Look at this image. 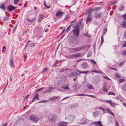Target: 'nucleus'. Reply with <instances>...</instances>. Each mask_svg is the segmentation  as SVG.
Returning <instances> with one entry per match:
<instances>
[{"label":"nucleus","instance_id":"nucleus-1","mask_svg":"<svg viewBox=\"0 0 126 126\" xmlns=\"http://www.w3.org/2000/svg\"><path fill=\"white\" fill-rule=\"evenodd\" d=\"M86 47H87V48H89L90 47V45H87V46L85 45H82V46H80L78 47L74 48H71L70 50L71 51H72V52H74L77 51L81 50L85 48Z\"/></svg>","mask_w":126,"mask_h":126},{"label":"nucleus","instance_id":"nucleus-2","mask_svg":"<svg viewBox=\"0 0 126 126\" xmlns=\"http://www.w3.org/2000/svg\"><path fill=\"white\" fill-rule=\"evenodd\" d=\"M78 42L77 38L73 37L70 39L69 45L71 47H74Z\"/></svg>","mask_w":126,"mask_h":126},{"label":"nucleus","instance_id":"nucleus-3","mask_svg":"<svg viewBox=\"0 0 126 126\" xmlns=\"http://www.w3.org/2000/svg\"><path fill=\"white\" fill-rule=\"evenodd\" d=\"M75 27H73V28L74 29L72 31L73 32V35L75 37H78L79 33V26L78 25L76 26Z\"/></svg>","mask_w":126,"mask_h":126},{"label":"nucleus","instance_id":"nucleus-4","mask_svg":"<svg viewBox=\"0 0 126 126\" xmlns=\"http://www.w3.org/2000/svg\"><path fill=\"white\" fill-rule=\"evenodd\" d=\"M29 119L31 121L35 123L37 122L40 119L36 115H30L29 117Z\"/></svg>","mask_w":126,"mask_h":126},{"label":"nucleus","instance_id":"nucleus-5","mask_svg":"<svg viewBox=\"0 0 126 126\" xmlns=\"http://www.w3.org/2000/svg\"><path fill=\"white\" fill-rule=\"evenodd\" d=\"M35 19V16L34 14L29 16L27 18V20L30 22L33 21Z\"/></svg>","mask_w":126,"mask_h":126},{"label":"nucleus","instance_id":"nucleus-6","mask_svg":"<svg viewBox=\"0 0 126 126\" xmlns=\"http://www.w3.org/2000/svg\"><path fill=\"white\" fill-rule=\"evenodd\" d=\"M100 80V78L99 77H95L93 81V83L94 84H97Z\"/></svg>","mask_w":126,"mask_h":126},{"label":"nucleus","instance_id":"nucleus-7","mask_svg":"<svg viewBox=\"0 0 126 126\" xmlns=\"http://www.w3.org/2000/svg\"><path fill=\"white\" fill-rule=\"evenodd\" d=\"M58 118V116L56 115H53L51 117L49 118V121L52 122L55 121Z\"/></svg>","mask_w":126,"mask_h":126},{"label":"nucleus","instance_id":"nucleus-8","mask_svg":"<svg viewBox=\"0 0 126 126\" xmlns=\"http://www.w3.org/2000/svg\"><path fill=\"white\" fill-rule=\"evenodd\" d=\"M65 58L63 60H61V61H64L65 60H66L67 58H69V59H72L73 58V57H78L79 56H64Z\"/></svg>","mask_w":126,"mask_h":126},{"label":"nucleus","instance_id":"nucleus-9","mask_svg":"<svg viewBox=\"0 0 126 126\" xmlns=\"http://www.w3.org/2000/svg\"><path fill=\"white\" fill-rule=\"evenodd\" d=\"M7 9L9 11L11 12L12 11L15 9H16V7L15 6H13L12 5H10L8 6Z\"/></svg>","mask_w":126,"mask_h":126},{"label":"nucleus","instance_id":"nucleus-10","mask_svg":"<svg viewBox=\"0 0 126 126\" xmlns=\"http://www.w3.org/2000/svg\"><path fill=\"white\" fill-rule=\"evenodd\" d=\"M102 15V13L101 12L95 13L94 15V17L96 18L100 17Z\"/></svg>","mask_w":126,"mask_h":126},{"label":"nucleus","instance_id":"nucleus-11","mask_svg":"<svg viewBox=\"0 0 126 126\" xmlns=\"http://www.w3.org/2000/svg\"><path fill=\"white\" fill-rule=\"evenodd\" d=\"M93 123L94 125L95 126H103V125L100 121L97 122H93Z\"/></svg>","mask_w":126,"mask_h":126},{"label":"nucleus","instance_id":"nucleus-12","mask_svg":"<svg viewBox=\"0 0 126 126\" xmlns=\"http://www.w3.org/2000/svg\"><path fill=\"white\" fill-rule=\"evenodd\" d=\"M78 74L75 72H73L69 73V74L70 77H75L78 75Z\"/></svg>","mask_w":126,"mask_h":126},{"label":"nucleus","instance_id":"nucleus-13","mask_svg":"<svg viewBox=\"0 0 126 126\" xmlns=\"http://www.w3.org/2000/svg\"><path fill=\"white\" fill-rule=\"evenodd\" d=\"M64 13L63 12L59 11L56 12V16L58 17H60L63 16Z\"/></svg>","mask_w":126,"mask_h":126},{"label":"nucleus","instance_id":"nucleus-14","mask_svg":"<svg viewBox=\"0 0 126 126\" xmlns=\"http://www.w3.org/2000/svg\"><path fill=\"white\" fill-rule=\"evenodd\" d=\"M67 123L64 121H62L59 123L58 126H67Z\"/></svg>","mask_w":126,"mask_h":126},{"label":"nucleus","instance_id":"nucleus-15","mask_svg":"<svg viewBox=\"0 0 126 126\" xmlns=\"http://www.w3.org/2000/svg\"><path fill=\"white\" fill-rule=\"evenodd\" d=\"M91 15H88L87 16V17L86 18V24L88 23L89 22H90L92 20L91 18Z\"/></svg>","mask_w":126,"mask_h":126},{"label":"nucleus","instance_id":"nucleus-16","mask_svg":"<svg viewBox=\"0 0 126 126\" xmlns=\"http://www.w3.org/2000/svg\"><path fill=\"white\" fill-rule=\"evenodd\" d=\"M65 119H69L71 122H72L73 121L74 118L73 116H72L71 115H70L69 117L67 116H66Z\"/></svg>","mask_w":126,"mask_h":126},{"label":"nucleus","instance_id":"nucleus-17","mask_svg":"<svg viewBox=\"0 0 126 126\" xmlns=\"http://www.w3.org/2000/svg\"><path fill=\"white\" fill-rule=\"evenodd\" d=\"M82 68L84 69L87 68L88 67V65L87 63L84 62L81 64Z\"/></svg>","mask_w":126,"mask_h":126},{"label":"nucleus","instance_id":"nucleus-18","mask_svg":"<svg viewBox=\"0 0 126 126\" xmlns=\"http://www.w3.org/2000/svg\"><path fill=\"white\" fill-rule=\"evenodd\" d=\"M0 9H1L4 11H5V10L4 5V3H2L0 5Z\"/></svg>","mask_w":126,"mask_h":126},{"label":"nucleus","instance_id":"nucleus-19","mask_svg":"<svg viewBox=\"0 0 126 126\" xmlns=\"http://www.w3.org/2000/svg\"><path fill=\"white\" fill-rule=\"evenodd\" d=\"M36 30L38 32L39 34L41 33L42 31V28L40 27H36Z\"/></svg>","mask_w":126,"mask_h":126},{"label":"nucleus","instance_id":"nucleus-20","mask_svg":"<svg viewBox=\"0 0 126 126\" xmlns=\"http://www.w3.org/2000/svg\"><path fill=\"white\" fill-rule=\"evenodd\" d=\"M77 72H78L79 73H85V74H87L88 73H90V72L89 71H81L78 70H77L76 71Z\"/></svg>","mask_w":126,"mask_h":126},{"label":"nucleus","instance_id":"nucleus-21","mask_svg":"<svg viewBox=\"0 0 126 126\" xmlns=\"http://www.w3.org/2000/svg\"><path fill=\"white\" fill-rule=\"evenodd\" d=\"M102 7H95L93 8L94 10V12L98 11L100 10L101 9Z\"/></svg>","mask_w":126,"mask_h":126},{"label":"nucleus","instance_id":"nucleus-22","mask_svg":"<svg viewBox=\"0 0 126 126\" xmlns=\"http://www.w3.org/2000/svg\"><path fill=\"white\" fill-rule=\"evenodd\" d=\"M10 64L11 67H13L14 66V63L12 58H11L10 60Z\"/></svg>","mask_w":126,"mask_h":126},{"label":"nucleus","instance_id":"nucleus-23","mask_svg":"<svg viewBox=\"0 0 126 126\" xmlns=\"http://www.w3.org/2000/svg\"><path fill=\"white\" fill-rule=\"evenodd\" d=\"M86 87L89 89H94L92 85L89 83H88L86 85Z\"/></svg>","mask_w":126,"mask_h":126},{"label":"nucleus","instance_id":"nucleus-24","mask_svg":"<svg viewBox=\"0 0 126 126\" xmlns=\"http://www.w3.org/2000/svg\"><path fill=\"white\" fill-rule=\"evenodd\" d=\"M122 89L124 91H126V82L124 83L123 85Z\"/></svg>","mask_w":126,"mask_h":126},{"label":"nucleus","instance_id":"nucleus-25","mask_svg":"<svg viewBox=\"0 0 126 126\" xmlns=\"http://www.w3.org/2000/svg\"><path fill=\"white\" fill-rule=\"evenodd\" d=\"M58 97L56 96H54L50 98L49 99V100H51L53 101H54Z\"/></svg>","mask_w":126,"mask_h":126},{"label":"nucleus","instance_id":"nucleus-26","mask_svg":"<svg viewBox=\"0 0 126 126\" xmlns=\"http://www.w3.org/2000/svg\"><path fill=\"white\" fill-rule=\"evenodd\" d=\"M107 111L108 113L112 115L113 116H114V114L112 113L111 110L109 108H107Z\"/></svg>","mask_w":126,"mask_h":126},{"label":"nucleus","instance_id":"nucleus-27","mask_svg":"<svg viewBox=\"0 0 126 126\" xmlns=\"http://www.w3.org/2000/svg\"><path fill=\"white\" fill-rule=\"evenodd\" d=\"M92 11H94V10L93 8L90 9V10H86V14H89V15H90L92 13Z\"/></svg>","mask_w":126,"mask_h":126},{"label":"nucleus","instance_id":"nucleus-28","mask_svg":"<svg viewBox=\"0 0 126 126\" xmlns=\"http://www.w3.org/2000/svg\"><path fill=\"white\" fill-rule=\"evenodd\" d=\"M76 19H75L74 20L72 21L70 25L71 26L74 25L76 23Z\"/></svg>","mask_w":126,"mask_h":126},{"label":"nucleus","instance_id":"nucleus-29","mask_svg":"<svg viewBox=\"0 0 126 126\" xmlns=\"http://www.w3.org/2000/svg\"><path fill=\"white\" fill-rule=\"evenodd\" d=\"M48 90L49 91V93L52 92L53 91V90H54V88L53 87H48Z\"/></svg>","mask_w":126,"mask_h":126},{"label":"nucleus","instance_id":"nucleus-30","mask_svg":"<svg viewBox=\"0 0 126 126\" xmlns=\"http://www.w3.org/2000/svg\"><path fill=\"white\" fill-rule=\"evenodd\" d=\"M76 95L77 96H92V95H89L88 94H76Z\"/></svg>","mask_w":126,"mask_h":126},{"label":"nucleus","instance_id":"nucleus-31","mask_svg":"<svg viewBox=\"0 0 126 126\" xmlns=\"http://www.w3.org/2000/svg\"><path fill=\"white\" fill-rule=\"evenodd\" d=\"M104 42L103 36L102 35L101 37V43L100 45H102Z\"/></svg>","mask_w":126,"mask_h":126},{"label":"nucleus","instance_id":"nucleus-32","mask_svg":"<svg viewBox=\"0 0 126 126\" xmlns=\"http://www.w3.org/2000/svg\"><path fill=\"white\" fill-rule=\"evenodd\" d=\"M122 26L124 28L126 27V21H123L122 24Z\"/></svg>","mask_w":126,"mask_h":126},{"label":"nucleus","instance_id":"nucleus-33","mask_svg":"<svg viewBox=\"0 0 126 126\" xmlns=\"http://www.w3.org/2000/svg\"><path fill=\"white\" fill-rule=\"evenodd\" d=\"M107 30V29L106 28H105L103 31L102 34L103 35H104L106 34Z\"/></svg>","mask_w":126,"mask_h":126},{"label":"nucleus","instance_id":"nucleus-34","mask_svg":"<svg viewBox=\"0 0 126 126\" xmlns=\"http://www.w3.org/2000/svg\"><path fill=\"white\" fill-rule=\"evenodd\" d=\"M115 77L118 78H121V77L117 73H116L115 74Z\"/></svg>","mask_w":126,"mask_h":126},{"label":"nucleus","instance_id":"nucleus-35","mask_svg":"<svg viewBox=\"0 0 126 126\" xmlns=\"http://www.w3.org/2000/svg\"><path fill=\"white\" fill-rule=\"evenodd\" d=\"M71 26L70 25L66 29L65 31L67 32H68L71 29Z\"/></svg>","mask_w":126,"mask_h":126},{"label":"nucleus","instance_id":"nucleus-36","mask_svg":"<svg viewBox=\"0 0 126 126\" xmlns=\"http://www.w3.org/2000/svg\"><path fill=\"white\" fill-rule=\"evenodd\" d=\"M3 21H7L9 19V18L8 17L6 16L5 17H4L3 18Z\"/></svg>","mask_w":126,"mask_h":126},{"label":"nucleus","instance_id":"nucleus-37","mask_svg":"<svg viewBox=\"0 0 126 126\" xmlns=\"http://www.w3.org/2000/svg\"><path fill=\"white\" fill-rule=\"evenodd\" d=\"M44 6H45V7L47 8V9L49 8H50V6H47L46 5L45 1H44Z\"/></svg>","mask_w":126,"mask_h":126},{"label":"nucleus","instance_id":"nucleus-38","mask_svg":"<svg viewBox=\"0 0 126 126\" xmlns=\"http://www.w3.org/2000/svg\"><path fill=\"white\" fill-rule=\"evenodd\" d=\"M123 5H122L120 6L119 8V11H121L123 10Z\"/></svg>","mask_w":126,"mask_h":126},{"label":"nucleus","instance_id":"nucleus-39","mask_svg":"<svg viewBox=\"0 0 126 126\" xmlns=\"http://www.w3.org/2000/svg\"><path fill=\"white\" fill-rule=\"evenodd\" d=\"M119 81L120 83H121L125 81V80L124 79H119Z\"/></svg>","mask_w":126,"mask_h":126},{"label":"nucleus","instance_id":"nucleus-40","mask_svg":"<svg viewBox=\"0 0 126 126\" xmlns=\"http://www.w3.org/2000/svg\"><path fill=\"white\" fill-rule=\"evenodd\" d=\"M125 61H124V62H121L119 64V65L120 66L123 65L124 64H125Z\"/></svg>","mask_w":126,"mask_h":126},{"label":"nucleus","instance_id":"nucleus-41","mask_svg":"<svg viewBox=\"0 0 126 126\" xmlns=\"http://www.w3.org/2000/svg\"><path fill=\"white\" fill-rule=\"evenodd\" d=\"M108 94L109 95H115V93L113 92H109L108 93Z\"/></svg>","mask_w":126,"mask_h":126},{"label":"nucleus","instance_id":"nucleus-42","mask_svg":"<svg viewBox=\"0 0 126 126\" xmlns=\"http://www.w3.org/2000/svg\"><path fill=\"white\" fill-rule=\"evenodd\" d=\"M69 16L68 15H66L65 18L63 19V21H65L66 20H67V19L69 17Z\"/></svg>","mask_w":126,"mask_h":126},{"label":"nucleus","instance_id":"nucleus-43","mask_svg":"<svg viewBox=\"0 0 126 126\" xmlns=\"http://www.w3.org/2000/svg\"><path fill=\"white\" fill-rule=\"evenodd\" d=\"M117 2V1L116 0L112 2H111L110 3V5H113L115 3H116Z\"/></svg>","mask_w":126,"mask_h":126},{"label":"nucleus","instance_id":"nucleus-44","mask_svg":"<svg viewBox=\"0 0 126 126\" xmlns=\"http://www.w3.org/2000/svg\"><path fill=\"white\" fill-rule=\"evenodd\" d=\"M110 104L112 107L114 106L115 105V103L114 102H112V101L111 102Z\"/></svg>","mask_w":126,"mask_h":126},{"label":"nucleus","instance_id":"nucleus-45","mask_svg":"<svg viewBox=\"0 0 126 126\" xmlns=\"http://www.w3.org/2000/svg\"><path fill=\"white\" fill-rule=\"evenodd\" d=\"M6 49V47L5 46H3L2 48V52H4Z\"/></svg>","mask_w":126,"mask_h":126},{"label":"nucleus","instance_id":"nucleus-46","mask_svg":"<svg viewBox=\"0 0 126 126\" xmlns=\"http://www.w3.org/2000/svg\"><path fill=\"white\" fill-rule=\"evenodd\" d=\"M62 88L64 89L65 90H67V89H69V88L68 87V86L65 87H62Z\"/></svg>","mask_w":126,"mask_h":126},{"label":"nucleus","instance_id":"nucleus-47","mask_svg":"<svg viewBox=\"0 0 126 126\" xmlns=\"http://www.w3.org/2000/svg\"><path fill=\"white\" fill-rule=\"evenodd\" d=\"M19 0H14V4H16L19 1Z\"/></svg>","mask_w":126,"mask_h":126},{"label":"nucleus","instance_id":"nucleus-48","mask_svg":"<svg viewBox=\"0 0 126 126\" xmlns=\"http://www.w3.org/2000/svg\"><path fill=\"white\" fill-rule=\"evenodd\" d=\"M124 20L126 19V14H125L122 16Z\"/></svg>","mask_w":126,"mask_h":126},{"label":"nucleus","instance_id":"nucleus-49","mask_svg":"<svg viewBox=\"0 0 126 126\" xmlns=\"http://www.w3.org/2000/svg\"><path fill=\"white\" fill-rule=\"evenodd\" d=\"M43 15L42 14H41L39 15V18H40L41 19H43Z\"/></svg>","mask_w":126,"mask_h":126},{"label":"nucleus","instance_id":"nucleus-50","mask_svg":"<svg viewBox=\"0 0 126 126\" xmlns=\"http://www.w3.org/2000/svg\"><path fill=\"white\" fill-rule=\"evenodd\" d=\"M35 99H38V94L37 93L35 96L33 97Z\"/></svg>","mask_w":126,"mask_h":126},{"label":"nucleus","instance_id":"nucleus-51","mask_svg":"<svg viewBox=\"0 0 126 126\" xmlns=\"http://www.w3.org/2000/svg\"><path fill=\"white\" fill-rule=\"evenodd\" d=\"M45 88V87H42V88H41L39 89H38V90H37L36 92H38V91H40L41 90H43V89H44Z\"/></svg>","mask_w":126,"mask_h":126},{"label":"nucleus","instance_id":"nucleus-52","mask_svg":"<svg viewBox=\"0 0 126 126\" xmlns=\"http://www.w3.org/2000/svg\"><path fill=\"white\" fill-rule=\"evenodd\" d=\"M122 54L123 55H125L126 54V50H124L122 52Z\"/></svg>","mask_w":126,"mask_h":126},{"label":"nucleus","instance_id":"nucleus-53","mask_svg":"<svg viewBox=\"0 0 126 126\" xmlns=\"http://www.w3.org/2000/svg\"><path fill=\"white\" fill-rule=\"evenodd\" d=\"M98 108L102 110L104 112H105L106 111V110L105 109L102 108L100 107H98Z\"/></svg>","mask_w":126,"mask_h":126},{"label":"nucleus","instance_id":"nucleus-54","mask_svg":"<svg viewBox=\"0 0 126 126\" xmlns=\"http://www.w3.org/2000/svg\"><path fill=\"white\" fill-rule=\"evenodd\" d=\"M73 87L75 90L77 88L76 84H74Z\"/></svg>","mask_w":126,"mask_h":126},{"label":"nucleus","instance_id":"nucleus-55","mask_svg":"<svg viewBox=\"0 0 126 126\" xmlns=\"http://www.w3.org/2000/svg\"><path fill=\"white\" fill-rule=\"evenodd\" d=\"M31 42L29 40H28V41L27 42V43H26L25 45V47H26L27 46H28V44H29V42Z\"/></svg>","mask_w":126,"mask_h":126},{"label":"nucleus","instance_id":"nucleus-56","mask_svg":"<svg viewBox=\"0 0 126 126\" xmlns=\"http://www.w3.org/2000/svg\"><path fill=\"white\" fill-rule=\"evenodd\" d=\"M26 33H27V31H24L23 32V33L22 34V36H23L24 35L26 34Z\"/></svg>","mask_w":126,"mask_h":126},{"label":"nucleus","instance_id":"nucleus-57","mask_svg":"<svg viewBox=\"0 0 126 126\" xmlns=\"http://www.w3.org/2000/svg\"><path fill=\"white\" fill-rule=\"evenodd\" d=\"M93 115L94 117H96L97 116L96 113V112H94L93 113Z\"/></svg>","mask_w":126,"mask_h":126},{"label":"nucleus","instance_id":"nucleus-58","mask_svg":"<svg viewBox=\"0 0 126 126\" xmlns=\"http://www.w3.org/2000/svg\"><path fill=\"white\" fill-rule=\"evenodd\" d=\"M123 46L124 47H126V41H125L123 44Z\"/></svg>","mask_w":126,"mask_h":126},{"label":"nucleus","instance_id":"nucleus-59","mask_svg":"<svg viewBox=\"0 0 126 126\" xmlns=\"http://www.w3.org/2000/svg\"><path fill=\"white\" fill-rule=\"evenodd\" d=\"M34 45L35 44L33 43H31L30 44V46L31 47L34 46Z\"/></svg>","mask_w":126,"mask_h":126},{"label":"nucleus","instance_id":"nucleus-60","mask_svg":"<svg viewBox=\"0 0 126 126\" xmlns=\"http://www.w3.org/2000/svg\"><path fill=\"white\" fill-rule=\"evenodd\" d=\"M82 60H86L84 59H82L78 60H77L76 61H77V62L78 63V62H79L80 61Z\"/></svg>","mask_w":126,"mask_h":126},{"label":"nucleus","instance_id":"nucleus-61","mask_svg":"<svg viewBox=\"0 0 126 126\" xmlns=\"http://www.w3.org/2000/svg\"><path fill=\"white\" fill-rule=\"evenodd\" d=\"M115 126H119L118 123L116 120L115 122Z\"/></svg>","mask_w":126,"mask_h":126},{"label":"nucleus","instance_id":"nucleus-62","mask_svg":"<svg viewBox=\"0 0 126 126\" xmlns=\"http://www.w3.org/2000/svg\"><path fill=\"white\" fill-rule=\"evenodd\" d=\"M48 70V69L47 68H44V70H43V72H46L47 70Z\"/></svg>","mask_w":126,"mask_h":126},{"label":"nucleus","instance_id":"nucleus-63","mask_svg":"<svg viewBox=\"0 0 126 126\" xmlns=\"http://www.w3.org/2000/svg\"><path fill=\"white\" fill-rule=\"evenodd\" d=\"M68 70V69H62V70L61 71V73H62L63 72L64 70Z\"/></svg>","mask_w":126,"mask_h":126},{"label":"nucleus","instance_id":"nucleus-64","mask_svg":"<svg viewBox=\"0 0 126 126\" xmlns=\"http://www.w3.org/2000/svg\"><path fill=\"white\" fill-rule=\"evenodd\" d=\"M49 93V92L48 90H46L44 92V93Z\"/></svg>","mask_w":126,"mask_h":126}]
</instances>
